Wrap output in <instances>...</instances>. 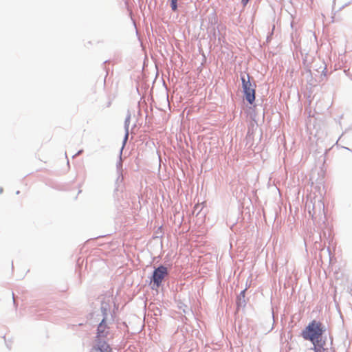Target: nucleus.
<instances>
[{
  "instance_id": "1",
  "label": "nucleus",
  "mask_w": 352,
  "mask_h": 352,
  "mask_svg": "<svg viewBox=\"0 0 352 352\" xmlns=\"http://www.w3.org/2000/svg\"><path fill=\"white\" fill-rule=\"evenodd\" d=\"M322 324L320 322L312 320L302 332L305 340H310L315 345L318 343L323 333Z\"/></svg>"
},
{
  "instance_id": "2",
  "label": "nucleus",
  "mask_w": 352,
  "mask_h": 352,
  "mask_svg": "<svg viewBox=\"0 0 352 352\" xmlns=\"http://www.w3.org/2000/svg\"><path fill=\"white\" fill-rule=\"evenodd\" d=\"M241 80L245 98L252 104L255 100L256 85L250 82V76L248 74H241Z\"/></svg>"
},
{
  "instance_id": "3",
  "label": "nucleus",
  "mask_w": 352,
  "mask_h": 352,
  "mask_svg": "<svg viewBox=\"0 0 352 352\" xmlns=\"http://www.w3.org/2000/svg\"><path fill=\"white\" fill-rule=\"evenodd\" d=\"M167 274V268L164 266H160L155 270L153 275V281L157 287L161 285L163 279Z\"/></svg>"
},
{
  "instance_id": "4",
  "label": "nucleus",
  "mask_w": 352,
  "mask_h": 352,
  "mask_svg": "<svg viewBox=\"0 0 352 352\" xmlns=\"http://www.w3.org/2000/svg\"><path fill=\"white\" fill-rule=\"evenodd\" d=\"M104 320L103 319L102 321L100 323V324L98 327V337H104L107 335L106 329H107V325L104 323Z\"/></svg>"
},
{
  "instance_id": "5",
  "label": "nucleus",
  "mask_w": 352,
  "mask_h": 352,
  "mask_svg": "<svg viewBox=\"0 0 352 352\" xmlns=\"http://www.w3.org/2000/svg\"><path fill=\"white\" fill-rule=\"evenodd\" d=\"M98 349L101 352H110L111 351V349H110L109 346L108 344H107L106 343L102 344Z\"/></svg>"
},
{
  "instance_id": "6",
  "label": "nucleus",
  "mask_w": 352,
  "mask_h": 352,
  "mask_svg": "<svg viewBox=\"0 0 352 352\" xmlns=\"http://www.w3.org/2000/svg\"><path fill=\"white\" fill-rule=\"evenodd\" d=\"M170 1L172 10L176 11L177 10V0H170Z\"/></svg>"
},
{
  "instance_id": "7",
  "label": "nucleus",
  "mask_w": 352,
  "mask_h": 352,
  "mask_svg": "<svg viewBox=\"0 0 352 352\" xmlns=\"http://www.w3.org/2000/svg\"><path fill=\"white\" fill-rule=\"evenodd\" d=\"M250 0H241L242 4L245 6L248 4Z\"/></svg>"
},
{
  "instance_id": "8",
  "label": "nucleus",
  "mask_w": 352,
  "mask_h": 352,
  "mask_svg": "<svg viewBox=\"0 0 352 352\" xmlns=\"http://www.w3.org/2000/svg\"><path fill=\"white\" fill-rule=\"evenodd\" d=\"M245 292V290H243V291L241 292V294H242V295H244Z\"/></svg>"
},
{
  "instance_id": "9",
  "label": "nucleus",
  "mask_w": 352,
  "mask_h": 352,
  "mask_svg": "<svg viewBox=\"0 0 352 352\" xmlns=\"http://www.w3.org/2000/svg\"><path fill=\"white\" fill-rule=\"evenodd\" d=\"M82 151H78V153H77V155H78V154L81 153H82Z\"/></svg>"
}]
</instances>
